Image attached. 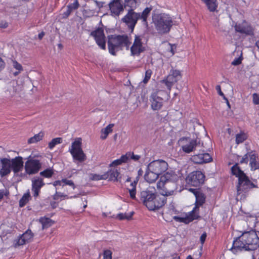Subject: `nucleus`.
I'll return each mask as SVG.
<instances>
[{"label":"nucleus","instance_id":"1","mask_svg":"<svg viewBox=\"0 0 259 259\" xmlns=\"http://www.w3.org/2000/svg\"><path fill=\"white\" fill-rule=\"evenodd\" d=\"M177 175L172 170L168 171L160 177L157 183V188L160 191L161 195H156L150 191H143L141 193V199L143 204L150 210L158 209L166 202V196H170L174 192L175 181Z\"/></svg>","mask_w":259,"mask_h":259},{"label":"nucleus","instance_id":"2","mask_svg":"<svg viewBox=\"0 0 259 259\" xmlns=\"http://www.w3.org/2000/svg\"><path fill=\"white\" fill-rule=\"evenodd\" d=\"M108 48L109 52L113 56L116 52L125 47L127 50L131 44L130 39L127 35H110L108 36Z\"/></svg>","mask_w":259,"mask_h":259},{"label":"nucleus","instance_id":"3","mask_svg":"<svg viewBox=\"0 0 259 259\" xmlns=\"http://www.w3.org/2000/svg\"><path fill=\"white\" fill-rule=\"evenodd\" d=\"M155 28L160 34L168 33L173 25L171 17L167 14L163 13L158 15L154 21Z\"/></svg>","mask_w":259,"mask_h":259},{"label":"nucleus","instance_id":"4","mask_svg":"<svg viewBox=\"0 0 259 259\" xmlns=\"http://www.w3.org/2000/svg\"><path fill=\"white\" fill-rule=\"evenodd\" d=\"M69 151L72 156L74 160L82 162L87 158L86 155L82 149V139L77 138L75 139L71 147L69 148Z\"/></svg>","mask_w":259,"mask_h":259},{"label":"nucleus","instance_id":"5","mask_svg":"<svg viewBox=\"0 0 259 259\" xmlns=\"http://www.w3.org/2000/svg\"><path fill=\"white\" fill-rule=\"evenodd\" d=\"M181 78L182 73L180 70L171 69L169 74L160 82L166 85L169 93H170L173 85Z\"/></svg>","mask_w":259,"mask_h":259},{"label":"nucleus","instance_id":"6","mask_svg":"<svg viewBox=\"0 0 259 259\" xmlns=\"http://www.w3.org/2000/svg\"><path fill=\"white\" fill-rule=\"evenodd\" d=\"M204 180V175L201 171L196 170L188 175L186 178V182L188 185L197 187L203 184Z\"/></svg>","mask_w":259,"mask_h":259},{"label":"nucleus","instance_id":"7","mask_svg":"<svg viewBox=\"0 0 259 259\" xmlns=\"http://www.w3.org/2000/svg\"><path fill=\"white\" fill-rule=\"evenodd\" d=\"M234 27L236 32L244 36H252L254 35V28L246 20H243L240 23H236Z\"/></svg>","mask_w":259,"mask_h":259},{"label":"nucleus","instance_id":"8","mask_svg":"<svg viewBox=\"0 0 259 259\" xmlns=\"http://www.w3.org/2000/svg\"><path fill=\"white\" fill-rule=\"evenodd\" d=\"M139 13H136L134 10L129 9L127 14L121 19V21L125 24L133 32L138 20H139Z\"/></svg>","mask_w":259,"mask_h":259},{"label":"nucleus","instance_id":"9","mask_svg":"<svg viewBox=\"0 0 259 259\" xmlns=\"http://www.w3.org/2000/svg\"><path fill=\"white\" fill-rule=\"evenodd\" d=\"M144 36L142 35H135L133 45L130 48L131 55L133 56H139L141 53L146 50L143 42Z\"/></svg>","mask_w":259,"mask_h":259},{"label":"nucleus","instance_id":"10","mask_svg":"<svg viewBox=\"0 0 259 259\" xmlns=\"http://www.w3.org/2000/svg\"><path fill=\"white\" fill-rule=\"evenodd\" d=\"M236 187L237 192L240 194L242 192H247L251 189L257 188V186L245 175L238 180Z\"/></svg>","mask_w":259,"mask_h":259},{"label":"nucleus","instance_id":"11","mask_svg":"<svg viewBox=\"0 0 259 259\" xmlns=\"http://www.w3.org/2000/svg\"><path fill=\"white\" fill-rule=\"evenodd\" d=\"M41 167V163L39 160L31 158L28 159L25 163V172L29 175L37 174Z\"/></svg>","mask_w":259,"mask_h":259},{"label":"nucleus","instance_id":"12","mask_svg":"<svg viewBox=\"0 0 259 259\" xmlns=\"http://www.w3.org/2000/svg\"><path fill=\"white\" fill-rule=\"evenodd\" d=\"M148 169L154 171L159 176L165 172L168 169L167 163L161 159L154 160L150 162L148 165Z\"/></svg>","mask_w":259,"mask_h":259},{"label":"nucleus","instance_id":"13","mask_svg":"<svg viewBox=\"0 0 259 259\" xmlns=\"http://www.w3.org/2000/svg\"><path fill=\"white\" fill-rule=\"evenodd\" d=\"M161 92V91H157L150 96L151 108L153 110H159L163 106L164 99L160 96Z\"/></svg>","mask_w":259,"mask_h":259},{"label":"nucleus","instance_id":"14","mask_svg":"<svg viewBox=\"0 0 259 259\" xmlns=\"http://www.w3.org/2000/svg\"><path fill=\"white\" fill-rule=\"evenodd\" d=\"M91 35L94 37L96 42L101 49H106V37L102 28H98L93 31Z\"/></svg>","mask_w":259,"mask_h":259},{"label":"nucleus","instance_id":"15","mask_svg":"<svg viewBox=\"0 0 259 259\" xmlns=\"http://www.w3.org/2000/svg\"><path fill=\"white\" fill-rule=\"evenodd\" d=\"M189 191L192 192L196 198L195 206L191 211V213H194L198 210L199 208L205 202V196L203 193L195 189H190Z\"/></svg>","mask_w":259,"mask_h":259},{"label":"nucleus","instance_id":"16","mask_svg":"<svg viewBox=\"0 0 259 259\" xmlns=\"http://www.w3.org/2000/svg\"><path fill=\"white\" fill-rule=\"evenodd\" d=\"M33 237V234L30 230H27L23 234L20 235L19 237L14 240L13 242V246L17 248L19 246L23 245L26 243L28 242Z\"/></svg>","mask_w":259,"mask_h":259},{"label":"nucleus","instance_id":"17","mask_svg":"<svg viewBox=\"0 0 259 259\" xmlns=\"http://www.w3.org/2000/svg\"><path fill=\"white\" fill-rule=\"evenodd\" d=\"M109 7L113 16H119L124 11L121 0H111L109 4Z\"/></svg>","mask_w":259,"mask_h":259},{"label":"nucleus","instance_id":"18","mask_svg":"<svg viewBox=\"0 0 259 259\" xmlns=\"http://www.w3.org/2000/svg\"><path fill=\"white\" fill-rule=\"evenodd\" d=\"M0 176L4 177L10 174L12 168L11 159L7 158H3L0 160Z\"/></svg>","mask_w":259,"mask_h":259},{"label":"nucleus","instance_id":"19","mask_svg":"<svg viewBox=\"0 0 259 259\" xmlns=\"http://www.w3.org/2000/svg\"><path fill=\"white\" fill-rule=\"evenodd\" d=\"M45 185L44 180L40 177H36L32 180L31 190L34 197H37L39 195L41 188Z\"/></svg>","mask_w":259,"mask_h":259},{"label":"nucleus","instance_id":"20","mask_svg":"<svg viewBox=\"0 0 259 259\" xmlns=\"http://www.w3.org/2000/svg\"><path fill=\"white\" fill-rule=\"evenodd\" d=\"M23 164V158L21 156H17L11 159V168L15 174L22 170Z\"/></svg>","mask_w":259,"mask_h":259},{"label":"nucleus","instance_id":"21","mask_svg":"<svg viewBox=\"0 0 259 259\" xmlns=\"http://www.w3.org/2000/svg\"><path fill=\"white\" fill-rule=\"evenodd\" d=\"M249 166L251 170H255L259 168V163L257 161L258 156L253 151L249 152Z\"/></svg>","mask_w":259,"mask_h":259},{"label":"nucleus","instance_id":"22","mask_svg":"<svg viewBox=\"0 0 259 259\" xmlns=\"http://www.w3.org/2000/svg\"><path fill=\"white\" fill-rule=\"evenodd\" d=\"M104 174L107 177V179H108L109 181L117 182L118 181V177L120 175V172L117 169L111 168Z\"/></svg>","mask_w":259,"mask_h":259},{"label":"nucleus","instance_id":"23","mask_svg":"<svg viewBox=\"0 0 259 259\" xmlns=\"http://www.w3.org/2000/svg\"><path fill=\"white\" fill-rule=\"evenodd\" d=\"M210 12H214L217 11L218 3L217 0H201Z\"/></svg>","mask_w":259,"mask_h":259},{"label":"nucleus","instance_id":"24","mask_svg":"<svg viewBox=\"0 0 259 259\" xmlns=\"http://www.w3.org/2000/svg\"><path fill=\"white\" fill-rule=\"evenodd\" d=\"M138 181L139 179L138 177H137L136 180H135L133 182H131L130 186L127 188V190L130 193V197L132 199H136V187Z\"/></svg>","mask_w":259,"mask_h":259},{"label":"nucleus","instance_id":"25","mask_svg":"<svg viewBox=\"0 0 259 259\" xmlns=\"http://www.w3.org/2000/svg\"><path fill=\"white\" fill-rule=\"evenodd\" d=\"M159 176L157 174L148 169V170L146 171L144 176V178L147 182L152 183L155 182V181L158 178Z\"/></svg>","mask_w":259,"mask_h":259},{"label":"nucleus","instance_id":"26","mask_svg":"<svg viewBox=\"0 0 259 259\" xmlns=\"http://www.w3.org/2000/svg\"><path fill=\"white\" fill-rule=\"evenodd\" d=\"M231 173L233 175L238 178L239 180L246 174L239 167L238 163L234 164L231 168Z\"/></svg>","mask_w":259,"mask_h":259},{"label":"nucleus","instance_id":"27","mask_svg":"<svg viewBox=\"0 0 259 259\" xmlns=\"http://www.w3.org/2000/svg\"><path fill=\"white\" fill-rule=\"evenodd\" d=\"M197 145V141L196 140H191L188 144L182 146V149L184 152L189 153L192 152Z\"/></svg>","mask_w":259,"mask_h":259},{"label":"nucleus","instance_id":"28","mask_svg":"<svg viewBox=\"0 0 259 259\" xmlns=\"http://www.w3.org/2000/svg\"><path fill=\"white\" fill-rule=\"evenodd\" d=\"M152 9L151 8L147 7L145 8L142 13H139V19L142 20L143 24L148 25L147 18L148 17Z\"/></svg>","mask_w":259,"mask_h":259},{"label":"nucleus","instance_id":"29","mask_svg":"<svg viewBox=\"0 0 259 259\" xmlns=\"http://www.w3.org/2000/svg\"><path fill=\"white\" fill-rule=\"evenodd\" d=\"M113 124H109L105 128H103L101 132L100 138L102 140H105L108 137L109 134L112 133V127H113Z\"/></svg>","mask_w":259,"mask_h":259},{"label":"nucleus","instance_id":"30","mask_svg":"<svg viewBox=\"0 0 259 259\" xmlns=\"http://www.w3.org/2000/svg\"><path fill=\"white\" fill-rule=\"evenodd\" d=\"M30 199V195L29 192L23 194L21 198L19 201V206L20 207H24L29 201Z\"/></svg>","mask_w":259,"mask_h":259},{"label":"nucleus","instance_id":"31","mask_svg":"<svg viewBox=\"0 0 259 259\" xmlns=\"http://www.w3.org/2000/svg\"><path fill=\"white\" fill-rule=\"evenodd\" d=\"M44 136V133L40 132L38 134H35L33 137L30 138L28 140L29 144L35 143L41 141Z\"/></svg>","mask_w":259,"mask_h":259},{"label":"nucleus","instance_id":"32","mask_svg":"<svg viewBox=\"0 0 259 259\" xmlns=\"http://www.w3.org/2000/svg\"><path fill=\"white\" fill-rule=\"evenodd\" d=\"M127 162L126 155H122L120 158L113 160L110 164V167H114Z\"/></svg>","mask_w":259,"mask_h":259},{"label":"nucleus","instance_id":"33","mask_svg":"<svg viewBox=\"0 0 259 259\" xmlns=\"http://www.w3.org/2000/svg\"><path fill=\"white\" fill-rule=\"evenodd\" d=\"M39 222L41 224L43 229L49 228L54 223L51 219L45 217L40 218Z\"/></svg>","mask_w":259,"mask_h":259},{"label":"nucleus","instance_id":"34","mask_svg":"<svg viewBox=\"0 0 259 259\" xmlns=\"http://www.w3.org/2000/svg\"><path fill=\"white\" fill-rule=\"evenodd\" d=\"M124 7H127L130 9L134 10L136 9L138 4L140 3V0H124Z\"/></svg>","mask_w":259,"mask_h":259},{"label":"nucleus","instance_id":"35","mask_svg":"<svg viewBox=\"0 0 259 259\" xmlns=\"http://www.w3.org/2000/svg\"><path fill=\"white\" fill-rule=\"evenodd\" d=\"M247 139V135L244 132H240L236 135V143L237 144L243 143Z\"/></svg>","mask_w":259,"mask_h":259},{"label":"nucleus","instance_id":"36","mask_svg":"<svg viewBox=\"0 0 259 259\" xmlns=\"http://www.w3.org/2000/svg\"><path fill=\"white\" fill-rule=\"evenodd\" d=\"M62 142V138H54L52 140L51 142L49 143L48 147L50 149H53L56 145L57 144H60Z\"/></svg>","mask_w":259,"mask_h":259},{"label":"nucleus","instance_id":"37","mask_svg":"<svg viewBox=\"0 0 259 259\" xmlns=\"http://www.w3.org/2000/svg\"><path fill=\"white\" fill-rule=\"evenodd\" d=\"M54 174V170L52 168H48L40 172V175L46 178H50Z\"/></svg>","mask_w":259,"mask_h":259},{"label":"nucleus","instance_id":"38","mask_svg":"<svg viewBox=\"0 0 259 259\" xmlns=\"http://www.w3.org/2000/svg\"><path fill=\"white\" fill-rule=\"evenodd\" d=\"M201 153L195 154L192 156V161L196 164H202L204 163V159H202Z\"/></svg>","mask_w":259,"mask_h":259},{"label":"nucleus","instance_id":"39","mask_svg":"<svg viewBox=\"0 0 259 259\" xmlns=\"http://www.w3.org/2000/svg\"><path fill=\"white\" fill-rule=\"evenodd\" d=\"M134 212H132L130 214L120 213L117 215V218L119 220H130L132 219Z\"/></svg>","mask_w":259,"mask_h":259},{"label":"nucleus","instance_id":"40","mask_svg":"<svg viewBox=\"0 0 259 259\" xmlns=\"http://www.w3.org/2000/svg\"><path fill=\"white\" fill-rule=\"evenodd\" d=\"M124 155H126L127 158V162L130 159H133L134 161H136L139 160L140 158V156L138 155H135L133 152H127L124 154Z\"/></svg>","mask_w":259,"mask_h":259},{"label":"nucleus","instance_id":"41","mask_svg":"<svg viewBox=\"0 0 259 259\" xmlns=\"http://www.w3.org/2000/svg\"><path fill=\"white\" fill-rule=\"evenodd\" d=\"M79 7V4L78 0H74L73 3L69 4L67 8L72 12L73 10H77Z\"/></svg>","mask_w":259,"mask_h":259},{"label":"nucleus","instance_id":"42","mask_svg":"<svg viewBox=\"0 0 259 259\" xmlns=\"http://www.w3.org/2000/svg\"><path fill=\"white\" fill-rule=\"evenodd\" d=\"M152 74V71L151 69H148L146 70L145 71L144 78L143 80V82L144 83H147L150 80Z\"/></svg>","mask_w":259,"mask_h":259},{"label":"nucleus","instance_id":"43","mask_svg":"<svg viewBox=\"0 0 259 259\" xmlns=\"http://www.w3.org/2000/svg\"><path fill=\"white\" fill-rule=\"evenodd\" d=\"M202 159H204V163L210 162L212 160V158L208 153H201Z\"/></svg>","mask_w":259,"mask_h":259},{"label":"nucleus","instance_id":"44","mask_svg":"<svg viewBox=\"0 0 259 259\" xmlns=\"http://www.w3.org/2000/svg\"><path fill=\"white\" fill-rule=\"evenodd\" d=\"M13 63V67L16 69L17 70L22 71H23V67L21 65V64L18 63L16 60H13L12 61Z\"/></svg>","mask_w":259,"mask_h":259},{"label":"nucleus","instance_id":"45","mask_svg":"<svg viewBox=\"0 0 259 259\" xmlns=\"http://www.w3.org/2000/svg\"><path fill=\"white\" fill-rule=\"evenodd\" d=\"M92 179L96 181L106 180L107 177H106V175H105L104 174L102 175L94 174L93 175Z\"/></svg>","mask_w":259,"mask_h":259},{"label":"nucleus","instance_id":"46","mask_svg":"<svg viewBox=\"0 0 259 259\" xmlns=\"http://www.w3.org/2000/svg\"><path fill=\"white\" fill-rule=\"evenodd\" d=\"M112 254L111 250H105L103 252V259H112Z\"/></svg>","mask_w":259,"mask_h":259},{"label":"nucleus","instance_id":"47","mask_svg":"<svg viewBox=\"0 0 259 259\" xmlns=\"http://www.w3.org/2000/svg\"><path fill=\"white\" fill-rule=\"evenodd\" d=\"M252 102L254 105H259V94H257V93L253 94Z\"/></svg>","mask_w":259,"mask_h":259},{"label":"nucleus","instance_id":"48","mask_svg":"<svg viewBox=\"0 0 259 259\" xmlns=\"http://www.w3.org/2000/svg\"><path fill=\"white\" fill-rule=\"evenodd\" d=\"M62 182L64 184V185H63V186L69 185L72 187L73 189L75 188L74 184L72 180H68L66 179H63Z\"/></svg>","mask_w":259,"mask_h":259},{"label":"nucleus","instance_id":"49","mask_svg":"<svg viewBox=\"0 0 259 259\" xmlns=\"http://www.w3.org/2000/svg\"><path fill=\"white\" fill-rule=\"evenodd\" d=\"M248 157H249V152L245 154L241 158V159L240 161V163H245L247 164L248 161Z\"/></svg>","mask_w":259,"mask_h":259},{"label":"nucleus","instance_id":"50","mask_svg":"<svg viewBox=\"0 0 259 259\" xmlns=\"http://www.w3.org/2000/svg\"><path fill=\"white\" fill-rule=\"evenodd\" d=\"M215 89L218 93V94L223 97V98H225V96L224 94L223 93V92L221 90V87L220 85H217L215 87Z\"/></svg>","mask_w":259,"mask_h":259},{"label":"nucleus","instance_id":"51","mask_svg":"<svg viewBox=\"0 0 259 259\" xmlns=\"http://www.w3.org/2000/svg\"><path fill=\"white\" fill-rule=\"evenodd\" d=\"M8 27V23L4 20H0V28H6Z\"/></svg>","mask_w":259,"mask_h":259},{"label":"nucleus","instance_id":"52","mask_svg":"<svg viewBox=\"0 0 259 259\" xmlns=\"http://www.w3.org/2000/svg\"><path fill=\"white\" fill-rule=\"evenodd\" d=\"M242 59L240 58H235L232 62V65L236 66L241 63Z\"/></svg>","mask_w":259,"mask_h":259},{"label":"nucleus","instance_id":"53","mask_svg":"<svg viewBox=\"0 0 259 259\" xmlns=\"http://www.w3.org/2000/svg\"><path fill=\"white\" fill-rule=\"evenodd\" d=\"M207 234L206 232H204L200 236V241L202 245H203L206 240Z\"/></svg>","mask_w":259,"mask_h":259},{"label":"nucleus","instance_id":"54","mask_svg":"<svg viewBox=\"0 0 259 259\" xmlns=\"http://www.w3.org/2000/svg\"><path fill=\"white\" fill-rule=\"evenodd\" d=\"M6 64L3 59L0 57V72L4 69Z\"/></svg>","mask_w":259,"mask_h":259},{"label":"nucleus","instance_id":"55","mask_svg":"<svg viewBox=\"0 0 259 259\" xmlns=\"http://www.w3.org/2000/svg\"><path fill=\"white\" fill-rule=\"evenodd\" d=\"M71 11L70 10H69L67 8V10L66 11H65V12H64V13L63 14V18H67L69 17V16L70 15V14L71 13Z\"/></svg>","mask_w":259,"mask_h":259},{"label":"nucleus","instance_id":"56","mask_svg":"<svg viewBox=\"0 0 259 259\" xmlns=\"http://www.w3.org/2000/svg\"><path fill=\"white\" fill-rule=\"evenodd\" d=\"M62 183H63L62 180L61 181L57 180L54 182L53 185L54 186H61Z\"/></svg>","mask_w":259,"mask_h":259},{"label":"nucleus","instance_id":"57","mask_svg":"<svg viewBox=\"0 0 259 259\" xmlns=\"http://www.w3.org/2000/svg\"><path fill=\"white\" fill-rule=\"evenodd\" d=\"M51 206L53 209L56 208L58 206V203L55 201H52L51 202Z\"/></svg>","mask_w":259,"mask_h":259},{"label":"nucleus","instance_id":"58","mask_svg":"<svg viewBox=\"0 0 259 259\" xmlns=\"http://www.w3.org/2000/svg\"><path fill=\"white\" fill-rule=\"evenodd\" d=\"M45 32L44 31H42L40 33H39L38 35V38L39 40H41L42 39V38H43V37L45 35Z\"/></svg>","mask_w":259,"mask_h":259},{"label":"nucleus","instance_id":"59","mask_svg":"<svg viewBox=\"0 0 259 259\" xmlns=\"http://www.w3.org/2000/svg\"><path fill=\"white\" fill-rule=\"evenodd\" d=\"M170 51L172 53V54H175V52L174 51V48H175V49L176 48V46L175 45H170Z\"/></svg>","mask_w":259,"mask_h":259},{"label":"nucleus","instance_id":"60","mask_svg":"<svg viewBox=\"0 0 259 259\" xmlns=\"http://www.w3.org/2000/svg\"><path fill=\"white\" fill-rule=\"evenodd\" d=\"M4 195V191L0 190V200L2 199Z\"/></svg>","mask_w":259,"mask_h":259},{"label":"nucleus","instance_id":"61","mask_svg":"<svg viewBox=\"0 0 259 259\" xmlns=\"http://www.w3.org/2000/svg\"><path fill=\"white\" fill-rule=\"evenodd\" d=\"M21 72V71L17 70V71H16V72L13 73V75H14V76H17V75H18Z\"/></svg>","mask_w":259,"mask_h":259},{"label":"nucleus","instance_id":"62","mask_svg":"<svg viewBox=\"0 0 259 259\" xmlns=\"http://www.w3.org/2000/svg\"><path fill=\"white\" fill-rule=\"evenodd\" d=\"M224 100H225L226 101L227 105L228 106L229 108H230V103H229V102L228 99L226 97H225V98H224Z\"/></svg>","mask_w":259,"mask_h":259},{"label":"nucleus","instance_id":"63","mask_svg":"<svg viewBox=\"0 0 259 259\" xmlns=\"http://www.w3.org/2000/svg\"><path fill=\"white\" fill-rule=\"evenodd\" d=\"M171 259H180V257L178 254H176Z\"/></svg>","mask_w":259,"mask_h":259},{"label":"nucleus","instance_id":"64","mask_svg":"<svg viewBox=\"0 0 259 259\" xmlns=\"http://www.w3.org/2000/svg\"><path fill=\"white\" fill-rule=\"evenodd\" d=\"M186 259H193V257L191 256V255H188Z\"/></svg>","mask_w":259,"mask_h":259}]
</instances>
